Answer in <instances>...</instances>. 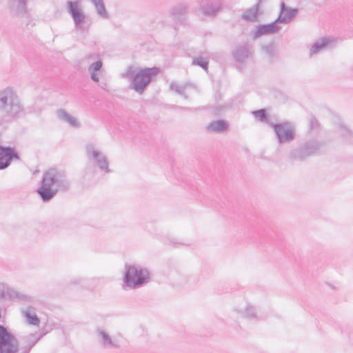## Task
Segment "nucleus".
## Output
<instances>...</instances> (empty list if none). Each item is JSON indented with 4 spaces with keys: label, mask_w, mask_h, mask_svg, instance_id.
Instances as JSON below:
<instances>
[{
    "label": "nucleus",
    "mask_w": 353,
    "mask_h": 353,
    "mask_svg": "<svg viewBox=\"0 0 353 353\" xmlns=\"http://www.w3.org/2000/svg\"><path fill=\"white\" fill-rule=\"evenodd\" d=\"M189 12V6L185 2L179 3L173 6L169 14L175 26L188 24V15Z\"/></svg>",
    "instance_id": "nucleus-10"
},
{
    "label": "nucleus",
    "mask_w": 353,
    "mask_h": 353,
    "mask_svg": "<svg viewBox=\"0 0 353 353\" xmlns=\"http://www.w3.org/2000/svg\"><path fill=\"white\" fill-rule=\"evenodd\" d=\"M66 4L68 12L71 15L75 27L80 29L81 24L85 19V14L81 10L79 2L78 1H68Z\"/></svg>",
    "instance_id": "nucleus-12"
},
{
    "label": "nucleus",
    "mask_w": 353,
    "mask_h": 353,
    "mask_svg": "<svg viewBox=\"0 0 353 353\" xmlns=\"http://www.w3.org/2000/svg\"><path fill=\"white\" fill-rule=\"evenodd\" d=\"M327 44L328 40L326 38H323L321 41L315 42L310 48V56L317 54L321 50L325 48Z\"/></svg>",
    "instance_id": "nucleus-24"
},
{
    "label": "nucleus",
    "mask_w": 353,
    "mask_h": 353,
    "mask_svg": "<svg viewBox=\"0 0 353 353\" xmlns=\"http://www.w3.org/2000/svg\"><path fill=\"white\" fill-rule=\"evenodd\" d=\"M102 65H103L102 61L101 60H98L90 65L88 70L90 72H97L101 69Z\"/></svg>",
    "instance_id": "nucleus-30"
},
{
    "label": "nucleus",
    "mask_w": 353,
    "mask_h": 353,
    "mask_svg": "<svg viewBox=\"0 0 353 353\" xmlns=\"http://www.w3.org/2000/svg\"><path fill=\"white\" fill-rule=\"evenodd\" d=\"M256 1H258L259 3H263V0H256Z\"/></svg>",
    "instance_id": "nucleus-40"
},
{
    "label": "nucleus",
    "mask_w": 353,
    "mask_h": 353,
    "mask_svg": "<svg viewBox=\"0 0 353 353\" xmlns=\"http://www.w3.org/2000/svg\"><path fill=\"white\" fill-rule=\"evenodd\" d=\"M88 159L105 173L111 172L107 157L93 143H88L85 148Z\"/></svg>",
    "instance_id": "nucleus-8"
},
{
    "label": "nucleus",
    "mask_w": 353,
    "mask_h": 353,
    "mask_svg": "<svg viewBox=\"0 0 353 353\" xmlns=\"http://www.w3.org/2000/svg\"><path fill=\"white\" fill-rule=\"evenodd\" d=\"M192 64L200 66L204 70H207L208 68V61L201 56L194 57L192 60Z\"/></svg>",
    "instance_id": "nucleus-27"
},
{
    "label": "nucleus",
    "mask_w": 353,
    "mask_h": 353,
    "mask_svg": "<svg viewBox=\"0 0 353 353\" xmlns=\"http://www.w3.org/2000/svg\"><path fill=\"white\" fill-rule=\"evenodd\" d=\"M85 283V280L81 277H76L72 279L70 281V284L72 285H83Z\"/></svg>",
    "instance_id": "nucleus-34"
},
{
    "label": "nucleus",
    "mask_w": 353,
    "mask_h": 353,
    "mask_svg": "<svg viewBox=\"0 0 353 353\" xmlns=\"http://www.w3.org/2000/svg\"><path fill=\"white\" fill-rule=\"evenodd\" d=\"M261 3L256 1L252 7L247 9L241 15V18L248 22H255L258 21L259 14H260L259 8Z\"/></svg>",
    "instance_id": "nucleus-18"
},
{
    "label": "nucleus",
    "mask_w": 353,
    "mask_h": 353,
    "mask_svg": "<svg viewBox=\"0 0 353 353\" xmlns=\"http://www.w3.org/2000/svg\"><path fill=\"white\" fill-rule=\"evenodd\" d=\"M23 112V106L17 92L11 87L0 91V112L3 118L0 119V125L14 120Z\"/></svg>",
    "instance_id": "nucleus-3"
},
{
    "label": "nucleus",
    "mask_w": 353,
    "mask_h": 353,
    "mask_svg": "<svg viewBox=\"0 0 353 353\" xmlns=\"http://www.w3.org/2000/svg\"><path fill=\"white\" fill-rule=\"evenodd\" d=\"M185 99H188V96L185 94V90L183 91V94H181Z\"/></svg>",
    "instance_id": "nucleus-38"
},
{
    "label": "nucleus",
    "mask_w": 353,
    "mask_h": 353,
    "mask_svg": "<svg viewBox=\"0 0 353 353\" xmlns=\"http://www.w3.org/2000/svg\"><path fill=\"white\" fill-rule=\"evenodd\" d=\"M263 49L268 56L272 57L274 55V48L272 45L263 46Z\"/></svg>",
    "instance_id": "nucleus-33"
},
{
    "label": "nucleus",
    "mask_w": 353,
    "mask_h": 353,
    "mask_svg": "<svg viewBox=\"0 0 353 353\" xmlns=\"http://www.w3.org/2000/svg\"><path fill=\"white\" fill-rule=\"evenodd\" d=\"M309 123H310V127L311 129L316 130L318 128L319 123H318V121L316 120V119L315 117H312L310 119Z\"/></svg>",
    "instance_id": "nucleus-32"
},
{
    "label": "nucleus",
    "mask_w": 353,
    "mask_h": 353,
    "mask_svg": "<svg viewBox=\"0 0 353 353\" xmlns=\"http://www.w3.org/2000/svg\"><path fill=\"white\" fill-rule=\"evenodd\" d=\"M181 109L183 110H192V108H181Z\"/></svg>",
    "instance_id": "nucleus-39"
},
{
    "label": "nucleus",
    "mask_w": 353,
    "mask_h": 353,
    "mask_svg": "<svg viewBox=\"0 0 353 353\" xmlns=\"http://www.w3.org/2000/svg\"><path fill=\"white\" fill-rule=\"evenodd\" d=\"M250 53V46L248 44H243L239 46L232 54L236 61L243 63L249 57Z\"/></svg>",
    "instance_id": "nucleus-17"
},
{
    "label": "nucleus",
    "mask_w": 353,
    "mask_h": 353,
    "mask_svg": "<svg viewBox=\"0 0 353 353\" xmlns=\"http://www.w3.org/2000/svg\"><path fill=\"white\" fill-rule=\"evenodd\" d=\"M135 68L133 66H128L125 71L123 73L122 77L125 79L132 78V77L136 74Z\"/></svg>",
    "instance_id": "nucleus-31"
},
{
    "label": "nucleus",
    "mask_w": 353,
    "mask_h": 353,
    "mask_svg": "<svg viewBox=\"0 0 353 353\" xmlns=\"http://www.w3.org/2000/svg\"><path fill=\"white\" fill-rule=\"evenodd\" d=\"M225 107L223 105H217L214 108V113L216 115H219L224 110Z\"/></svg>",
    "instance_id": "nucleus-35"
},
{
    "label": "nucleus",
    "mask_w": 353,
    "mask_h": 353,
    "mask_svg": "<svg viewBox=\"0 0 353 353\" xmlns=\"http://www.w3.org/2000/svg\"><path fill=\"white\" fill-rule=\"evenodd\" d=\"M97 335L99 338L100 343L105 348L119 347V344L117 341H113L112 337L103 330L97 329Z\"/></svg>",
    "instance_id": "nucleus-19"
},
{
    "label": "nucleus",
    "mask_w": 353,
    "mask_h": 353,
    "mask_svg": "<svg viewBox=\"0 0 353 353\" xmlns=\"http://www.w3.org/2000/svg\"><path fill=\"white\" fill-rule=\"evenodd\" d=\"M37 332L30 333L23 339L25 346L21 353H29L30 350L43 337ZM19 341L4 325H0V353H18Z\"/></svg>",
    "instance_id": "nucleus-2"
},
{
    "label": "nucleus",
    "mask_w": 353,
    "mask_h": 353,
    "mask_svg": "<svg viewBox=\"0 0 353 353\" xmlns=\"http://www.w3.org/2000/svg\"><path fill=\"white\" fill-rule=\"evenodd\" d=\"M229 125L226 121L220 119L210 122L206 125L205 129L210 132L222 133L226 131Z\"/></svg>",
    "instance_id": "nucleus-20"
},
{
    "label": "nucleus",
    "mask_w": 353,
    "mask_h": 353,
    "mask_svg": "<svg viewBox=\"0 0 353 353\" xmlns=\"http://www.w3.org/2000/svg\"><path fill=\"white\" fill-rule=\"evenodd\" d=\"M57 116L59 119L68 123L72 127L78 128L80 126L77 119L70 115L64 109H59L57 111Z\"/></svg>",
    "instance_id": "nucleus-22"
},
{
    "label": "nucleus",
    "mask_w": 353,
    "mask_h": 353,
    "mask_svg": "<svg viewBox=\"0 0 353 353\" xmlns=\"http://www.w3.org/2000/svg\"><path fill=\"white\" fill-rule=\"evenodd\" d=\"M96 11L101 18L108 19L109 17L108 12H107L103 1L94 6Z\"/></svg>",
    "instance_id": "nucleus-26"
},
{
    "label": "nucleus",
    "mask_w": 353,
    "mask_h": 353,
    "mask_svg": "<svg viewBox=\"0 0 353 353\" xmlns=\"http://www.w3.org/2000/svg\"><path fill=\"white\" fill-rule=\"evenodd\" d=\"M241 314L248 320L254 319L256 318V308L253 306H248L241 312Z\"/></svg>",
    "instance_id": "nucleus-25"
},
{
    "label": "nucleus",
    "mask_w": 353,
    "mask_h": 353,
    "mask_svg": "<svg viewBox=\"0 0 353 353\" xmlns=\"http://www.w3.org/2000/svg\"><path fill=\"white\" fill-rule=\"evenodd\" d=\"M70 182L65 170L55 168L46 171L37 192L43 202L50 201L59 191L69 190Z\"/></svg>",
    "instance_id": "nucleus-1"
},
{
    "label": "nucleus",
    "mask_w": 353,
    "mask_h": 353,
    "mask_svg": "<svg viewBox=\"0 0 353 353\" xmlns=\"http://www.w3.org/2000/svg\"><path fill=\"white\" fill-rule=\"evenodd\" d=\"M189 85V83H186L185 85H181L176 83V82H171L170 84V90L176 92L179 94H183V91L185 90L186 87Z\"/></svg>",
    "instance_id": "nucleus-28"
},
{
    "label": "nucleus",
    "mask_w": 353,
    "mask_h": 353,
    "mask_svg": "<svg viewBox=\"0 0 353 353\" xmlns=\"http://www.w3.org/2000/svg\"><path fill=\"white\" fill-rule=\"evenodd\" d=\"M252 113L261 121H265L268 119V114L265 109L254 110Z\"/></svg>",
    "instance_id": "nucleus-29"
},
{
    "label": "nucleus",
    "mask_w": 353,
    "mask_h": 353,
    "mask_svg": "<svg viewBox=\"0 0 353 353\" xmlns=\"http://www.w3.org/2000/svg\"><path fill=\"white\" fill-rule=\"evenodd\" d=\"M277 24L278 23L274 20L272 23L256 26L255 30L253 32V39H256L264 34H271L277 32L281 29V27Z\"/></svg>",
    "instance_id": "nucleus-14"
},
{
    "label": "nucleus",
    "mask_w": 353,
    "mask_h": 353,
    "mask_svg": "<svg viewBox=\"0 0 353 353\" xmlns=\"http://www.w3.org/2000/svg\"><path fill=\"white\" fill-rule=\"evenodd\" d=\"M14 300L26 302L32 301L30 296L17 291L6 283L0 282V301Z\"/></svg>",
    "instance_id": "nucleus-9"
},
{
    "label": "nucleus",
    "mask_w": 353,
    "mask_h": 353,
    "mask_svg": "<svg viewBox=\"0 0 353 353\" xmlns=\"http://www.w3.org/2000/svg\"><path fill=\"white\" fill-rule=\"evenodd\" d=\"M159 72V68L155 66L141 69L132 77L129 85L130 88L139 94H143L152 78Z\"/></svg>",
    "instance_id": "nucleus-6"
},
{
    "label": "nucleus",
    "mask_w": 353,
    "mask_h": 353,
    "mask_svg": "<svg viewBox=\"0 0 353 353\" xmlns=\"http://www.w3.org/2000/svg\"><path fill=\"white\" fill-rule=\"evenodd\" d=\"M23 315L27 319L29 324L32 325H38L40 319L36 314V310L32 306H28L26 310H22Z\"/></svg>",
    "instance_id": "nucleus-21"
},
{
    "label": "nucleus",
    "mask_w": 353,
    "mask_h": 353,
    "mask_svg": "<svg viewBox=\"0 0 353 353\" xmlns=\"http://www.w3.org/2000/svg\"><path fill=\"white\" fill-rule=\"evenodd\" d=\"M28 0H9V8L10 12L17 16H22L27 10Z\"/></svg>",
    "instance_id": "nucleus-16"
},
{
    "label": "nucleus",
    "mask_w": 353,
    "mask_h": 353,
    "mask_svg": "<svg viewBox=\"0 0 353 353\" xmlns=\"http://www.w3.org/2000/svg\"><path fill=\"white\" fill-rule=\"evenodd\" d=\"M269 125L272 128L279 144L290 143L294 140L296 136L295 128L292 122L269 123Z\"/></svg>",
    "instance_id": "nucleus-7"
},
{
    "label": "nucleus",
    "mask_w": 353,
    "mask_h": 353,
    "mask_svg": "<svg viewBox=\"0 0 353 353\" xmlns=\"http://www.w3.org/2000/svg\"><path fill=\"white\" fill-rule=\"evenodd\" d=\"M337 130L349 143H353V132L349 130L342 122L338 123Z\"/></svg>",
    "instance_id": "nucleus-23"
},
{
    "label": "nucleus",
    "mask_w": 353,
    "mask_h": 353,
    "mask_svg": "<svg viewBox=\"0 0 353 353\" xmlns=\"http://www.w3.org/2000/svg\"><path fill=\"white\" fill-rule=\"evenodd\" d=\"M298 13L297 8H292L288 6L285 2L282 1L280 3V12L278 17L275 19L276 22L288 24L291 23L296 14Z\"/></svg>",
    "instance_id": "nucleus-13"
},
{
    "label": "nucleus",
    "mask_w": 353,
    "mask_h": 353,
    "mask_svg": "<svg viewBox=\"0 0 353 353\" xmlns=\"http://www.w3.org/2000/svg\"><path fill=\"white\" fill-rule=\"evenodd\" d=\"M322 143L317 140H310L292 149L288 154V159L292 161H303L310 157L318 153Z\"/></svg>",
    "instance_id": "nucleus-5"
},
{
    "label": "nucleus",
    "mask_w": 353,
    "mask_h": 353,
    "mask_svg": "<svg viewBox=\"0 0 353 353\" xmlns=\"http://www.w3.org/2000/svg\"><path fill=\"white\" fill-rule=\"evenodd\" d=\"M91 79L94 82H99V77L97 72H91Z\"/></svg>",
    "instance_id": "nucleus-36"
},
{
    "label": "nucleus",
    "mask_w": 353,
    "mask_h": 353,
    "mask_svg": "<svg viewBox=\"0 0 353 353\" xmlns=\"http://www.w3.org/2000/svg\"><path fill=\"white\" fill-rule=\"evenodd\" d=\"M14 159H20V157L14 148L0 145V170L8 168Z\"/></svg>",
    "instance_id": "nucleus-11"
},
{
    "label": "nucleus",
    "mask_w": 353,
    "mask_h": 353,
    "mask_svg": "<svg viewBox=\"0 0 353 353\" xmlns=\"http://www.w3.org/2000/svg\"><path fill=\"white\" fill-rule=\"evenodd\" d=\"M221 7L219 0H202L200 3V10L203 15L214 16Z\"/></svg>",
    "instance_id": "nucleus-15"
},
{
    "label": "nucleus",
    "mask_w": 353,
    "mask_h": 353,
    "mask_svg": "<svg viewBox=\"0 0 353 353\" xmlns=\"http://www.w3.org/2000/svg\"><path fill=\"white\" fill-rule=\"evenodd\" d=\"M170 243L172 244H173L174 245H189V244H186V243H184L183 242L175 241L174 239L170 241Z\"/></svg>",
    "instance_id": "nucleus-37"
},
{
    "label": "nucleus",
    "mask_w": 353,
    "mask_h": 353,
    "mask_svg": "<svg viewBox=\"0 0 353 353\" xmlns=\"http://www.w3.org/2000/svg\"><path fill=\"white\" fill-rule=\"evenodd\" d=\"M149 270L139 265H125L123 281L130 289H137L150 281Z\"/></svg>",
    "instance_id": "nucleus-4"
}]
</instances>
